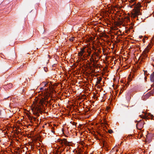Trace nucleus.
Masks as SVG:
<instances>
[{
	"label": "nucleus",
	"instance_id": "nucleus-1",
	"mask_svg": "<svg viewBox=\"0 0 154 154\" xmlns=\"http://www.w3.org/2000/svg\"><path fill=\"white\" fill-rule=\"evenodd\" d=\"M47 91H45L46 93ZM44 93V94L43 97H41L42 99H39V100L37 101V103L35 106H33L32 110L34 111V110L36 112H40L41 111L42 109V106L45 101H46V100L48 98V97L49 96L48 95L49 94H45V91L42 93V94Z\"/></svg>",
	"mask_w": 154,
	"mask_h": 154
},
{
	"label": "nucleus",
	"instance_id": "nucleus-2",
	"mask_svg": "<svg viewBox=\"0 0 154 154\" xmlns=\"http://www.w3.org/2000/svg\"><path fill=\"white\" fill-rule=\"evenodd\" d=\"M141 14V13L140 12L139 9L138 8H136L134 9V11L133 13H132L131 17H135Z\"/></svg>",
	"mask_w": 154,
	"mask_h": 154
},
{
	"label": "nucleus",
	"instance_id": "nucleus-3",
	"mask_svg": "<svg viewBox=\"0 0 154 154\" xmlns=\"http://www.w3.org/2000/svg\"><path fill=\"white\" fill-rule=\"evenodd\" d=\"M149 51V49L148 47H147L145 48V50L143 51L142 54V59H144L146 58L147 57V53Z\"/></svg>",
	"mask_w": 154,
	"mask_h": 154
},
{
	"label": "nucleus",
	"instance_id": "nucleus-4",
	"mask_svg": "<svg viewBox=\"0 0 154 154\" xmlns=\"http://www.w3.org/2000/svg\"><path fill=\"white\" fill-rule=\"evenodd\" d=\"M85 48L81 49V51L78 53V56L80 58H82L85 57V55H83L84 53L85 52Z\"/></svg>",
	"mask_w": 154,
	"mask_h": 154
},
{
	"label": "nucleus",
	"instance_id": "nucleus-5",
	"mask_svg": "<svg viewBox=\"0 0 154 154\" xmlns=\"http://www.w3.org/2000/svg\"><path fill=\"white\" fill-rule=\"evenodd\" d=\"M13 85L11 83H10L8 84L7 85H5L4 86V88H8L10 89L12 87Z\"/></svg>",
	"mask_w": 154,
	"mask_h": 154
},
{
	"label": "nucleus",
	"instance_id": "nucleus-6",
	"mask_svg": "<svg viewBox=\"0 0 154 154\" xmlns=\"http://www.w3.org/2000/svg\"><path fill=\"white\" fill-rule=\"evenodd\" d=\"M98 54L95 51H94L93 54L91 55V57L94 58L95 57H98Z\"/></svg>",
	"mask_w": 154,
	"mask_h": 154
},
{
	"label": "nucleus",
	"instance_id": "nucleus-7",
	"mask_svg": "<svg viewBox=\"0 0 154 154\" xmlns=\"http://www.w3.org/2000/svg\"><path fill=\"white\" fill-rule=\"evenodd\" d=\"M150 79L151 82H154V72L151 75Z\"/></svg>",
	"mask_w": 154,
	"mask_h": 154
},
{
	"label": "nucleus",
	"instance_id": "nucleus-8",
	"mask_svg": "<svg viewBox=\"0 0 154 154\" xmlns=\"http://www.w3.org/2000/svg\"><path fill=\"white\" fill-rule=\"evenodd\" d=\"M87 52L88 53V56H90L91 53V49L90 48H88L87 49Z\"/></svg>",
	"mask_w": 154,
	"mask_h": 154
},
{
	"label": "nucleus",
	"instance_id": "nucleus-9",
	"mask_svg": "<svg viewBox=\"0 0 154 154\" xmlns=\"http://www.w3.org/2000/svg\"><path fill=\"white\" fill-rule=\"evenodd\" d=\"M62 142L66 145H67L69 144V142L66 140V139H63L62 141Z\"/></svg>",
	"mask_w": 154,
	"mask_h": 154
},
{
	"label": "nucleus",
	"instance_id": "nucleus-10",
	"mask_svg": "<svg viewBox=\"0 0 154 154\" xmlns=\"http://www.w3.org/2000/svg\"><path fill=\"white\" fill-rule=\"evenodd\" d=\"M96 59V57H95L94 58L91 57L90 60L91 61V62L94 63Z\"/></svg>",
	"mask_w": 154,
	"mask_h": 154
},
{
	"label": "nucleus",
	"instance_id": "nucleus-11",
	"mask_svg": "<svg viewBox=\"0 0 154 154\" xmlns=\"http://www.w3.org/2000/svg\"><path fill=\"white\" fill-rule=\"evenodd\" d=\"M97 83H100V82L101 81L102 79L100 77H99V78H97Z\"/></svg>",
	"mask_w": 154,
	"mask_h": 154
},
{
	"label": "nucleus",
	"instance_id": "nucleus-12",
	"mask_svg": "<svg viewBox=\"0 0 154 154\" xmlns=\"http://www.w3.org/2000/svg\"><path fill=\"white\" fill-rule=\"evenodd\" d=\"M135 0H130V2L131 3H133L132 5H134L135 4Z\"/></svg>",
	"mask_w": 154,
	"mask_h": 154
},
{
	"label": "nucleus",
	"instance_id": "nucleus-13",
	"mask_svg": "<svg viewBox=\"0 0 154 154\" xmlns=\"http://www.w3.org/2000/svg\"><path fill=\"white\" fill-rule=\"evenodd\" d=\"M42 84L44 85L45 86H46L48 85V83L46 82H42Z\"/></svg>",
	"mask_w": 154,
	"mask_h": 154
},
{
	"label": "nucleus",
	"instance_id": "nucleus-14",
	"mask_svg": "<svg viewBox=\"0 0 154 154\" xmlns=\"http://www.w3.org/2000/svg\"><path fill=\"white\" fill-rule=\"evenodd\" d=\"M74 38L73 37H71L70 38L69 40L71 41H73L74 40Z\"/></svg>",
	"mask_w": 154,
	"mask_h": 154
},
{
	"label": "nucleus",
	"instance_id": "nucleus-15",
	"mask_svg": "<svg viewBox=\"0 0 154 154\" xmlns=\"http://www.w3.org/2000/svg\"><path fill=\"white\" fill-rule=\"evenodd\" d=\"M92 49L94 50V51H96L97 50V49L96 48H95V47L94 46H93L92 47Z\"/></svg>",
	"mask_w": 154,
	"mask_h": 154
},
{
	"label": "nucleus",
	"instance_id": "nucleus-16",
	"mask_svg": "<svg viewBox=\"0 0 154 154\" xmlns=\"http://www.w3.org/2000/svg\"><path fill=\"white\" fill-rule=\"evenodd\" d=\"M112 132V130H109V133H111Z\"/></svg>",
	"mask_w": 154,
	"mask_h": 154
},
{
	"label": "nucleus",
	"instance_id": "nucleus-17",
	"mask_svg": "<svg viewBox=\"0 0 154 154\" xmlns=\"http://www.w3.org/2000/svg\"><path fill=\"white\" fill-rule=\"evenodd\" d=\"M152 41L154 42V35L153 37L152 38Z\"/></svg>",
	"mask_w": 154,
	"mask_h": 154
},
{
	"label": "nucleus",
	"instance_id": "nucleus-18",
	"mask_svg": "<svg viewBox=\"0 0 154 154\" xmlns=\"http://www.w3.org/2000/svg\"><path fill=\"white\" fill-rule=\"evenodd\" d=\"M147 79V77L146 76H145L144 77V79L145 81H146V79Z\"/></svg>",
	"mask_w": 154,
	"mask_h": 154
},
{
	"label": "nucleus",
	"instance_id": "nucleus-19",
	"mask_svg": "<svg viewBox=\"0 0 154 154\" xmlns=\"http://www.w3.org/2000/svg\"><path fill=\"white\" fill-rule=\"evenodd\" d=\"M47 69L46 68H44V70H45V71L46 72V69Z\"/></svg>",
	"mask_w": 154,
	"mask_h": 154
},
{
	"label": "nucleus",
	"instance_id": "nucleus-20",
	"mask_svg": "<svg viewBox=\"0 0 154 154\" xmlns=\"http://www.w3.org/2000/svg\"><path fill=\"white\" fill-rule=\"evenodd\" d=\"M154 84H152V87H154Z\"/></svg>",
	"mask_w": 154,
	"mask_h": 154
},
{
	"label": "nucleus",
	"instance_id": "nucleus-21",
	"mask_svg": "<svg viewBox=\"0 0 154 154\" xmlns=\"http://www.w3.org/2000/svg\"><path fill=\"white\" fill-rule=\"evenodd\" d=\"M32 110L34 111V112H35L34 110V111L32 109Z\"/></svg>",
	"mask_w": 154,
	"mask_h": 154
},
{
	"label": "nucleus",
	"instance_id": "nucleus-22",
	"mask_svg": "<svg viewBox=\"0 0 154 154\" xmlns=\"http://www.w3.org/2000/svg\"><path fill=\"white\" fill-rule=\"evenodd\" d=\"M153 116V115H151V117H152Z\"/></svg>",
	"mask_w": 154,
	"mask_h": 154
},
{
	"label": "nucleus",
	"instance_id": "nucleus-23",
	"mask_svg": "<svg viewBox=\"0 0 154 154\" xmlns=\"http://www.w3.org/2000/svg\"><path fill=\"white\" fill-rule=\"evenodd\" d=\"M45 90H46V89H47L45 88Z\"/></svg>",
	"mask_w": 154,
	"mask_h": 154
}]
</instances>
